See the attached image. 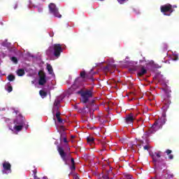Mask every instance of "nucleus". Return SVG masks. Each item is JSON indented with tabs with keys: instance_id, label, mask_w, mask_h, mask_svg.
<instances>
[{
	"instance_id": "obj_1",
	"label": "nucleus",
	"mask_w": 179,
	"mask_h": 179,
	"mask_svg": "<svg viewBox=\"0 0 179 179\" xmlns=\"http://www.w3.org/2000/svg\"><path fill=\"white\" fill-rule=\"evenodd\" d=\"M57 150L62 162H64L66 166H69V162H71V166H70V169L71 171H75L76 170V163L75 162V159L72 157V155L71 154V148H68L67 150L65 151L64 148L62 146H57Z\"/></svg>"
},
{
	"instance_id": "obj_2",
	"label": "nucleus",
	"mask_w": 179,
	"mask_h": 179,
	"mask_svg": "<svg viewBox=\"0 0 179 179\" xmlns=\"http://www.w3.org/2000/svg\"><path fill=\"white\" fill-rule=\"evenodd\" d=\"M162 155H163L162 151H157L150 154V156L153 163H158L161 167H166V162H164V159L162 158Z\"/></svg>"
},
{
	"instance_id": "obj_3",
	"label": "nucleus",
	"mask_w": 179,
	"mask_h": 179,
	"mask_svg": "<svg viewBox=\"0 0 179 179\" xmlns=\"http://www.w3.org/2000/svg\"><path fill=\"white\" fill-rule=\"evenodd\" d=\"M78 93L81 94L82 102L86 104L89 101V99L93 97V87L85 91H80Z\"/></svg>"
},
{
	"instance_id": "obj_4",
	"label": "nucleus",
	"mask_w": 179,
	"mask_h": 179,
	"mask_svg": "<svg viewBox=\"0 0 179 179\" xmlns=\"http://www.w3.org/2000/svg\"><path fill=\"white\" fill-rule=\"evenodd\" d=\"M160 10L162 13H163L165 16H170V13H173V12H174L173 6L169 3L162 6L160 7Z\"/></svg>"
},
{
	"instance_id": "obj_5",
	"label": "nucleus",
	"mask_w": 179,
	"mask_h": 179,
	"mask_svg": "<svg viewBox=\"0 0 179 179\" xmlns=\"http://www.w3.org/2000/svg\"><path fill=\"white\" fill-rule=\"evenodd\" d=\"M52 51H53V55L56 58L61 57V52H63L62 45L59 43H55L51 47Z\"/></svg>"
},
{
	"instance_id": "obj_6",
	"label": "nucleus",
	"mask_w": 179,
	"mask_h": 179,
	"mask_svg": "<svg viewBox=\"0 0 179 179\" xmlns=\"http://www.w3.org/2000/svg\"><path fill=\"white\" fill-rule=\"evenodd\" d=\"M93 75H96V73H93V69H91L90 72L86 73L85 71H83L80 72V78H81L83 82H86L89 79H92L93 78Z\"/></svg>"
},
{
	"instance_id": "obj_7",
	"label": "nucleus",
	"mask_w": 179,
	"mask_h": 179,
	"mask_svg": "<svg viewBox=\"0 0 179 179\" xmlns=\"http://www.w3.org/2000/svg\"><path fill=\"white\" fill-rule=\"evenodd\" d=\"M38 85L39 86H44L47 83V75L43 70H40L38 73Z\"/></svg>"
},
{
	"instance_id": "obj_8",
	"label": "nucleus",
	"mask_w": 179,
	"mask_h": 179,
	"mask_svg": "<svg viewBox=\"0 0 179 179\" xmlns=\"http://www.w3.org/2000/svg\"><path fill=\"white\" fill-rule=\"evenodd\" d=\"M49 12L52 13V15H54L55 17H62V15L59 14V11H58V8H57L55 3H51L49 4Z\"/></svg>"
},
{
	"instance_id": "obj_9",
	"label": "nucleus",
	"mask_w": 179,
	"mask_h": 179,
	"mask_svg": "<svg viewBox=\"0 0 179 179\" xmlns=\"http://www.w3.org/2000/svg\"><path fill=\"white\" fill-rule=\"evenodd\" d=\"M12 165H10V163L9 162L5 161L3 163V170H2V174H9V173H12Z\"/></svg>"
},
{
	"instance_id": "obj_10",
	"label": "nucleus",
	"mask_w": 179,
	"mask_h": 179,
	"mask_svg": "<svg viewBox=\"0 0 179 179\" xmlns=\"http://www.w3.org/2000/svg\"><path fill=\"white\" fill-rule=\"evenodd\" d=\"M160 125H162V124H160V120L155 121L152 126L149 129L148 132L151 134H155V132L160 129Z\"/></svg>"
},
{
	"instance_id": "obj_11",
	"label": "nucleus",
	"mask_w": 179,
	"mask_h": 179,
	"mask_svg": "<svg viewBox=\"0 0 179 179\" xmlns=\"http://www.w3.org/2000/svg\"><path fill=\"white\" fill-rule=\"evenodd\" d=\"M15 125H24V117L22 115H18L14 120Z\"/></svg>"
},
{
	"instance_id": "obj_12",
	"label": "nucleus",
	"mask_w": 179,
	"mask_h": 179,
	"mask_svg": "<svg viewBox=\"0 0 179 179\" xmlns=\"http://www.w3.org/2000/svg\"><path fill=\"white\" fill-rule=\"evenodd\" d=\"M79 79L80 78H77L75 80L74 83L71 85V90H72L73 92H75V90H78V89L80 87L81 84L79 82Z\"/></svg>"
},
{
	"instance_id": "obj_13",
	"label": "nucleus",
	"mask_w": 179,
	"mask_h": 179,
	"mask_svg": "<svg viewBox=\"0 0 179 179\" xmlns=\"http://www.w3.org/2000/svg\"><path fill=\"white\" fill-rule=\"evenodd\" d=\"M135 120V117H134V115L132 113H130L125 117V122L127 124H129L130 125H132L134 124V121Z\"/></svg>"
},
{
	"instance_id": "obj_14",
	"label": "nucleus",
	"mask_w": 179,
	"mask_h": 179,
	"mask_svg": "<svg viewBox=\"0 0 179 179\" xmlns=\"http://www.w3.org/2000/svg\"><path fill=\"white\" fill-rule=\"evenodd\" d=\"M170 104H171V101L169 99L164 100V105L162 107L164 112L167 111V109L169 108Z\"/></svg>"
},
{
	"instance_id": "obj_15",
	"label": "nucleus",
	"mask_w": 179,
	"mask_h": 179,
	"mask_svg": "<svg viewBox=\"0 0 179 179\" xmlns=\"http://www.w3.org/2000/svg\"><path fill=\"white\" fill-rule=\"evenodd\" d=\"M148 73V70L145 69V66H142L141 71L137 73L138 76L142 77L143 75H146Z\"/></svg>"
},
{
	"instance_id": "obj_16",
	"label": "nucleus",
	"mask_w": 179,
	"mask_h": 179,
	"mask_svg": "<svg viewBox=\"0 0 179 179\" xmlns=\"http://www.w3.org/2000/svg\"><path fill=\"white\" fill-rule=\"evenodd\" d=\"M115 68H117V65L115 64H108L106 66L104 67V71L110 72L111 69H115Z\"/></svg>"
},
{
	"instance_id": "obj_17",
	"label": "nucleus",
	"mask_w": 179,
	"mask_h": 179,
	"mask_svg": "<svg viewBox=\"0 0 179 179\" xmlns=\"http://www.w3.org/2000/svg\"><path fill=\"white\" fill-rule=\"evenodd\" d=\"M56 118H57L59 124H62V122H64V120H62V118H61V112L56 113Z\"/></svg>"
},
{
	"instance_id": "obj_18",
	"label": "nucleus",
	"mask_w": 179,
	"mask_h": 179,
	"mask_svg": "<svg viewBox=\"0 0 179 179\" xmlns=\"http://www.w3.org/2000/svg\"><path fill=\"white\" fill-rule=\"evenodd\" d=\"M23 127H24V125L15 124L14 129H15V131H17V132H20V131H22V129H23Z\"/></svg>"
},
{
	"instance_id": "obj_19",
	"label": "nucleus",
	"mask_w": 179,
	"mask_h": 179,
	"mask_svg": "<svg viewBox=\"0 0 179 179\" xmlns=\"http://www.w3.org/2000/svg\"><path fill=\"white\" fill-rule=\"evenodd\" d=\"M150 135H152V134H151V133H150L149 131L145 132L143 135L142 138L145 140L146 143H148V141L149 136H150Z\"/></svg>"
},
{
	"instance_id": "obj_20",
	"label": "nucleus",
	"mask_w": 179,
	"mask_h": 179,
	"mask_svg": "<svg viewBox=\"0 0 179 179\" xmlns=\"http://www.w3.org/2000/svg\"><path fill=\"white\" fill-rule=\"evenodd\" d=\"M172 152L173 151L171 150H166L165 151V153L169 155V160H173L174 159V156L171 155Z\"/></svg>"
},
{
	"instance_id": "obj_21",
	"label": "nucleus",
	"mask_w": 179,
	"mask_h": 179,
	"mask_svg": "<svg viewBox=\"0 0 179 179\" xmlns=\"http://www.w3.org/2000/svg\"><path fill=\"white\" fill-rule=\"evenodd\" d=\"M47 70L49 75H52L54 73V70L52 69V66H51V64H47Z\"/></svg>"
},
{
	"instance_id": "obj_22",
	"label": "nucleus",
	"mask_w": 179,
	"mask_h": 179,
	"mask_svg": "<svg viewBox=\"0 0 179 179\" xmlns=\"http://www.w3.org/2000/svg\"><path fill=\"white\" fill-rule=\"evenodd\" d=\"M25 72H24V69H20L17 71V75L18 76H24Z\"/></svg>"
},
{
	"instance_id": "obj_23",
	"label": "nucleus",
	"mask_w": 179,
	"mask_h": 179,
	"mask_svg": "<svg viewBox=\"0 0 179 179\" xmlns=\"http://www.w3.org/2000/svg\"><path fill=\"white\" fill-rule=\"evenodd\" d=\"M39 94L41 96V97H42V99H44V97H47V92L43 90H41L39 91Z\"/></svg>"
},
{
	"instance_id": "obj_24",
	"label": "nucleus",
	"mask_w": 179,
	"mask_h": 179,
	"mask_svg": "<svg viewBox=\"0 0 179 179\" xmlns=\"http://www.w3.org/2000/svg\"><path fill=\"white\" fill-rule=\"evenodd\" d=\"M7 79L10 81V82H13V80H15V77L14 75L10 74L8 76Z\"/></svg>"
},
{
	"instance_id": "obj_25",
	"label": "nucleus",
	"mask_w": 179,
	"mask_h": 179,
	"mask_svg": "<svg viewBox=\"0 0 179 179\" xmlns=\"http://www.w3.org/2000/svg\"><path fill=\"white\" fill-rule=\"evenodd\" d=\"M87 142L88 143H93V142H94V138H93V137H87Z\"/></svg>"
},
{
	"instance_id": "obj_26",
	"label": "nucleus",
	"mask_w": 179,
	"mask_h": 179,
	"mask_svg": "<svg viewBox=\"0 0 179 179\" xmlns=\"http://www.w3.org/2000/svg\"><path fill=\"white\" fill-rule=\"evenodd\" d=\"M59 108L58 106H53L52 108L53 114H55V113L59 112Z\"/></svg>"
},
{
	"instance_id": "obj_27",
	"label": "nucleus",
	"mask_w": 179,
	"mask_h": 179,
	"mask_svg": "<svg viewBox=\"0 0 179 179\" xmlns=\"http://www.w3.org/2000/svg\"><path fill=\"white\" fill-rule=\"evenodd\" d=\"M63 136V141L64 142V143H68V140L66 139V137H65V133H62L61 134V137L62 138Z\"/></svg>"
},
{
	"instance_id": "obj_28",
	"label": "nucleus",
	"mask_w": 179,
	"mask_h": 179,
	"mask_svg": "<svg viewBox=\"0 0 179 179\" xmlns=\"http://www.w3.org/2000/svg\"><path fill=\"white\" fill-rule=\"evenodd\" d=\"M59 103H60L59 100L56 99V100L55 101V103H54V104H53V106H55V107H58V105L59 104Z\"/></svg>"
},
{
	"instance_id": "obj_29",
	"label": "nucleus",
	"mask_w": 179,
	"mask_h": 179,
	"mask_svg": "<svg viewBox=\"0 0 179 179\" xmlns=\"http://www.w3.org/2000/svg\"><path fill=\"white\" fill-rule=\"evenodd\" d=\"M11 61L14 62V64H17V58H16V57H11Z\"/></svg>"
},
{
	"instance_id": "obj_30",
	"label": "nucleus",
	"mask_w": 179,
	"mask_h": 179,
	"mask_svg": "<svg viewBox=\"0 0 179 179\" xmlns=\"http://www.w3.org/2000/svg\"><path fill=\"white\" fill-rule=\"evenodd\" d=\"M117 2H119V3H120V5H122L124 3H125V2L128 1L129 0H117Z\"/></svg>"
},
{
	"instance_id": "obj_31",
	"label": "nucleus",
	"mask_w": 179,
	"mask_h": 179,
	"mask_svg": "<svg viewBox=\"0 0 179 179\" xmlns=\"http://www.w3.org/2000/svg\"><path fill=\"white\" fill-rule=\"evenodd\" d=\"M143 149L144 150H149V149H150V145H149V144H147L143 146Z\"/></svg>"
},
{
	"instance_id": "obj_32",
	"label": "nucleus",
	"mask_w": 179,
	"mask_h": 179,
	"mask_svg": "<svg viewBox=\"0 0 179 179\" xmlns=\"http://www.w3.org/2000/svg\"><path fill=\"white\" fill-rule=\"evenodd\" d=\"M12 90H13V88L12 87V85H9L7 87V92H8V93H10V92H12Z\"/></svg>"
},
{
	"instance_id": "obj_33",
	"label": "nucleus",
	"mask_w": 179,
	"mask_h": 179,
	"mask_svg": "<svg viewBox=\"0 0 179 179\" xmlns=\"http://www.w3.org/2000/svg\"><path fill=\"white\" fill-rule=\"evenodd\" d=\"M102 178H104V179H110V177H108V173L104 174L102 176Z\"/></svg>"
},
{
	"instance_id": "obj_34",
	"label": "nucleus",
	"mask_w": 179,
	"mask_h": 179,
	"mask_svg": "<svg viewBox=\"0 0 179 179\" xmlns=\"http://www.w3.org/2000/svg\"><path fill=\"white\" fill-rule=\"evenodd\" d=\"M73 178H74V179H79V175H78V173L74 174Z\"/></svg>"
},
{
	"instance_id": "obj_35",
	"label": "nucleus",
	"mask_w": 179,
	"mask_h": 179,
	"mask_svg": "<svg viewBox=\"0 0 179 179\" xmlns=\"http://www.w3.org/2000/svg\"><path fill=\"white\" fill-rule=\"evenodd\" d=\"M86 108H89V106L87 105L85 107L83 108V113H86V111H85Z\"/></svg>"
},
{
	"instance_id": "obj_36",
	"label": "nucleus",
	"mask_w": 179,
	"mask_h": 179,
	"mask_svg": "<svg viewBox=\"0 0 179 179\" xmlns=\"http://www.w3.org/2000/svg\"><path fill=\"white\" fill-rule=\"evenodd\" d=\"M33 173H34V176H37L36 174H37V169H34V171H33Z\"/></svg>"
},
{
	"instance_id": "obj_37",
	"label": "nucleus",
	"mask_w": 179,
	"mask_h": 179,
	"mask_svg": "<svg viewBox=\"0 0 179 179\" xmlns=\"http://www.w3.org/2000/svg\"><path fill=\"white\" fill-rule=\"evenodd\" d=\"M17 6H18L17 3H15V5H14L13 8L14 9H17Z\"/></svg>"
},
{
	"instance_id": "obj_38",
	"label": "nucleus",
	"mask_w": 179,
	"mask_h": 179,
	"mask_svg": "<svg viewBox=\"0 0 179 179\" xmlns=\"http://www.w3.org/2000/svg\"><path fill=\"white\" fill-rule=\"evenodd\" d=\"M139 143H141V145H143V140H139Z\"/></svg>"
},
{
	"instance_id": "obj_39",
	"label": "nucleus",
	"mask_w": 179,
	"mask_h": 179,
	"mask_svg": "<svg viewBox=\"0 0 179 179\" xmlns=\"http://www.w3.org/2000/svg\"><path fill=\"white\" fill-rule=\"evenodd\" d=\"M60 128L63 129V131H65V129L64 128V126H61Z\"/></svg>"
},
{
	"instance_id": "obj_40",
	"label": "nucleus",
	"mask_w": 179,
	"mask_h": 179,
	"mask_svg": "<svg viewBox=\"0 0 179 179\" xmlns=\"http://www.w3.org/2000/svg\"><path fill=\"white\" fill-rule=\"evenodd\" d=\"M98 120H101V117L100 116L98 117Z\"/></svg>"
},
{
	"instance_id": "obj_41",
	"label": "nucleus",
	"mask_w": 179,
	"mask_h": 179,
	"mask_svg": "<svg viewBox=\"0 0 179 179\" xmlns=\"http://www.w3.org/2000/svg\"><path fill=\"white\" fill-rule=\"evenodd\" d=\"M115 89H117L118 87V86L117 85H115Z\"/></svg>"
},
{
	"instance_id": "obj_42",
	"label": "nucleus",
	"mask_w": 179,
	"mask_h": 179,
	"mask_svg": "<svg viewBox=\"0 0 179 179\" xmlns=\"http://www.w3.org/2000/svg\"><path fill=\"white\" fill-rule=\"evenodd\" d=\"M6 121H9V119H6Z\"/></svg>"
},
{
	"instance_id": "obj_43",
	"label": "nucleus",
	"mask_w": 179,
	"mask_h": 179,
	"mask_svg": "<svg viewBox=\"0 0 179 179\" xmlns=\"http://www.w3.org/2000/svg\"><path fill=\"white\" fill-rule=\"evenodd\" d=\"M43 178L46 179V178H47V177H43Z\"/></svg>"
},
{
	"instance_id": "obj_44",
	"label": "nucleus",
	"mask_w": 179,
	"mask_h": 179,
	"mask_svg": "<svg viewBox=\"0 0 179 179\" xmlns=\"http://www.w3.org/2000/svg\"><path fill=\"white\" fill-rule=\"evenodd\" d=\"M71 138H74V136H71Z\"/></svg>"
},
{
	"instance_id": "obj_45",
	"label": "nucleus",
	"mask_w": 179,
	"mask_h": 179,
	"mask_svg": "<svg viewBox=\"0 0 179 179\" xmlns=\"http://www.w3.org/2000/svg\"><path fill=\"white\" fill-rule=\"evenodd\" d=\"M165 123H166V122L164 121V124H165Z\"/></svg>"
},
{
	"instance_id": "obj_46",
	"label": "nucleus",
	"mask_w": 179,
	"mask_h": 179,
	"mask_svg": "<svg viewBox=\"0 0 179 179\" xmlns=\"http://www.w3.org/2000/svg\"><path fill=\"white\" fill-rule=\"evenodd\" d=\"M32 83H34V81H32Z\"/></svg>"
},
{
	"instance_id": "obj_47",
	"label": "nucleus",
	"mask_w": 179,
	"mask_h": 179,
	"mask_svg": "<svg viewBox=\"0 0 179 179\" xmlns=\"http://www.w3.org/2000/svg\"><path fill=\"white\" fill-rule=\"evenodd\" d=\"M90 115H92V113H90Z\"/></svg>"
},
{
	"instance_id": "obj_48",
	"label": "nucleus",
	"mask_w": 179,
	"mask_h": 179,
	"mask_svg": "<svg viewBox=\"0 0 179 179\" xmlns=\"http://www.w3.org/2000/svg\"><path fill=\"white\" fill-rule=\"evenodd\" d=\"M90 115H92V113H90Z\"/></svg>"
},
{
	"instance_id": "obj_49",
	"label": "nucleus",
	"mask_w": 179,
	"mask_h": 179,
	"mask_svg": "<svg viewBox=\"0 0 179 179\" xmlns=\"http://www.w3.org/2000/svg\"><path fill=\"white\" fill-rule=\"evenodd\" d=\"M100 1H103V0H100Z\"/></svg>"
}]
</instances>
